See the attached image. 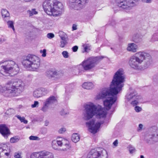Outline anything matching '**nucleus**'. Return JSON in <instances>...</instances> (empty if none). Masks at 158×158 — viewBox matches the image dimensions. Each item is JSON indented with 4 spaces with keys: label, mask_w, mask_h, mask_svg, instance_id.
<instances>
[{
    "label": "nucleus",
    "mask_w": 158,
    "mask_h": 158,
    "mask_svg": "<svg viewBox=\"0 0 158 158\" xmlns=\"http://www.w3.org/2000/svg\"><path fill=\"white\" fill-rule=\"evenodd\" d=\"M125 80H112L110 88H104L97 96L98 99H106L104 101V104L106 109L108 110L112 105L116 102V96L121 90L123 86V83Z\"/></svg>",
    "instance_id": "1"
},
{
    "label": "nucleus",
    "mask_w": 158,
    "mask_h": 158,
    "mask_svg": "<svg viewBox=\"0 0 158 158\" xmlns=\"http://www.w3.org/2000/svg\"><path fill=\"white\" fill-rule=\"evenodd\" d=\"M152 61L149 54L142 51L136 52L130 57L129 60L130 66L134 69L140 70L147 68Z\"/></svg>",
    "instance_id": "2"
},
{
    "label": "nucleus",
    "mask_w": 158,
    "mask_h": 158,
    "mask_svg": "<svg viewBox=\"0 0 158 158\" xmlns=\"http://www.w3.org/2000/svg\"><path fill=\"white\" fill-rule=\"evenodd\" d=\"M26 85L25 81L22 80H11L5 86L0 85V92H5L6 97H13L19 96L24 90Z\"/></svg>",
    "instance_id": "3"
},
{
    "label": "nucleus",
    "mask_w": 158,
    "mask_h": 158,
    "mask_svg": "<svg viewBox=\"0 0 158 158\" xmlns=\"http://www.w3.org/2000/svg\"><path fill=\"white\" fill-rule=\"evenodd\" d=\"M83 114V118L85 120H88L96 115L98 118H105L106 115V112L101 107L97 106L93 103L86 105L84 107Z\"/></svg>",
    "instance_id": "4"
},
{
    "label": "nucleus",
    "mask_w": 158,
    "mask_h": 158,
    "mask_svg": "<svg viewBox=\"0 0 158 158\" xmlns=\"http://www.w3.org/2000/svg\"><path fill=\"white\" fill-rule=\"evenodd\" d=\"M40 60L37 56L29 54L24 56L22 64L24 67L30 70L35 71L40 65Z\"/></svg>",
    "instance_id": "5"
},
{
    "label": "nucleus",
    "mask_w": 158,
    "mask_h": 158,
    "mask_svg": "<svg viewBox=\"0 0 158 158\" xmlns=\"http://www.w3.org/2000/svg\"><path fill=\"white\" fill-rule=\"evenodd\" d=\"M0 64V69L5 73L8 74V76H12L17 74L19 71L18 64L11 60L2 61Z\"/></svg>",
    "instance_id": "6"
},
{
    "label": "nucleus",
    "mask_w": 158,
    "mask_h": 158,
    "mask_svg": "<svg viewBox=\"0 0 158 158\" xmlns=\"http://www.w3.org/2000/svg\"><path fill=\"white\" fill-rule=\"evenodd\" d=\"M104 58L103 56L90 57L84 60L83 64L85 71H88L94 68L97 64Z\"/></svg>",
    "instance_id": "7"
},
{
    "label": "nucleus",
    "mask_w": 158,
    "mask_h": 158,
    "mask_svg": "<svg viewBox=\"0 0 158 158\" xmlns=\"http://www.w3.org/2000/svg\"><path fill=\"white\" fill-rule=\"evenodd\" d=\"M62 3L57 0H50V12L51 15L56 17L60 15L63 8Z\"/></svg>",
    "instance_id": "8"
},
{
    "label": "nucleus",
    "mask_w": 158,
    "mask_h": 158,
    "mask_svg": "<svg viewBox=\"0 0 158 158\" xmlns=\"http://www.w3.org/2000/svg\"><path fill=\"white\" fill-rule=\"evenodd\" d=\"M106 151L102 148H97L91 150L87 158H107Z\"/></svg>",
    "instance_id": "9"
},
{
    "label": "nucleus",
    "mask_w": 158,
    "mask_h": 158,
    "mask_svg": "<svg viewBox=\"0 0 158 158\" xmlns=\"http://www.w3.org/2000/svg\"><path fill=\"white\" fill-rule=\"evenodd\" d=\"M156 127L151 128L149 131L145 135L144 140L147 144H151L158 140V134H156Z\"/></svg>",
    "instance_id": "10"
},
{
    "label": "nucleus",
    "mask_w": 158,
    "mask_h": 158,
    "mask_svg": "<svg viewBox=\"0 0 158 158\" xmlns=\"http://www.w3.org/2000/svg\"><path fill=\"white\" fill-rule=\"evenodd\" d=\"M139 0H116L117 5L126 10H131L136 5V2Z\"/></svg>",
    "instance_id": "11"
},
{
    "label": "nucleus",
    "mask_w": 158,
    "mask_h": 158,
    "mask_svg": "<svg viewBox=\"0 0 158 158\" xmlns=\"http://www.w3.org/2000/svg\"><path fill=\"white\" fill-rule=\"evenodd\" d=\"M126 98L128 101H131V104L134 106L138 104L139 101L141 98V97L138 95L137 92L134 91L127 95Z\"/></svg>",
    "instance_id": "12"
},
{
    "label": "nucleus",
    "mask_w": 158,
    "mask_h": 158,
    "mask_svg": "<svg viewBox=\"0 0 158 158\" xmlns=\"http://www.w3.org/2000/svg\"><path fill=\"white\" fill-rule=\"evenodd\" d=\"M104 123V121H102L101 123L98 122L95 124V120L92 119L91 120L86 123V125L88 126L89 131L93 134L96 133L97 130L100 127L101 124Z\"/></svg>",
    "instance_id": "13"
},
{
    "label": "nucleus",
    "mask_w": 158,
    "mask_h": 158,
    "mask_svg": "<svg viewBox=\"0 0 158 158\" xmlns=\"http://www.w3.org/2000/svg\"><path fill=\"white\" fill-rule=\"evenodd\" d=\"M70 3H73L74 8L77 10L82 8L86 3V0H69Z\"/></svg>",
    "instance_id": "14"
},
{
    "label": "nucleus",
    "mask_w": 158,
    "mask_h": 158,
    "mask_svg": "<svg viewBox=\"0 0 158 158\" xmlns=\"http://www.w3.org/2000/svg\"><path fill=\"white\" fill-rule=\"evenodd\" d=\"M59 35L60 38V46L61 48H63L67 44L69 39L66 34L62 31L59 32Z\"/></svg>",
    "instance_id": "15"
},
{
    "label": "nucleus",
    "mask_w": 158,
    "mask_h": 158,
    "mask_svg": "<svg viewBox=\"0 0 158 158\" xmlns=\"http://www.w3.org/2000/svg\"><path fill=\"white\" fill-rule=\"evenodd\" d=\"M0 133L5 139L11 134L10 129L5 124L0 125Z\"/></svg>",
    "instance_id": "16"
},
{
    "label": "nucleus",
    "mask_w": 158,
    "mask_h": 158,
    "mask_svg": "<svg viewBox=\"0 0 158 158\" xmlns=\"http://www.w3.org/2000/svg\"><path fill=\"white\" fill-rule=\"evenodd\" d=\"M48 92V91L46 88H41L34 91L33 95L34 97L38 98L45 95Z\"/></svg>",
    "instance_id": "17"
},
{
    "label": "nucleus",
    "mask_w": 158,
    "mask_h": 158,
    "mask_svg": "<svg viewBox=\"0 0 158 158\" xmlns=\"http://www.w3.org/2000/svg\"><path fill=\"white\" fill-rule=\"evenodd\" d=\"M126 78L123 69H120L114 74L113 79H125Z\"/></svg>",
    "instance_id": "18"
},
{
    "label": "nucleus",
    "mask_w": 158,
    "mask_h": 158,
    "mask_svg": "<svg viewBox=\"0 0 158 158\" xmlns=\"http://www.w3.org/2000/svg\"><path fill=\"white\" fill-rule=\"evenodd\" d=\"M66 141V139H63L62 138H57L56 140H53L52 143V146L53 148L55 149H56V143L60 147L63 146L64 141Z\"/></svg>",
    "instance_id": "19"
},
{
    "label": "nucleus",
    "mask_w": 158,
    "mask_h": 158,
    "mask_svg": "<svg viewBox=\"0 0 158 158\" xmlns=\"http://www.w3.org/2000/svg\"><path fill=\"white\" fill-rule=\"evenodd\" d=\"M138 49L137 45L134 43L128 44L127 48V50L129 51L132 52H135Z\"/></svg>",
    "instance_id": "20"
},
{
    "label": "nucleus",
    "mask_w": 158,
    "mask_h": 158,
    "mask_svg": "<svg viewBox=\"0 0 158 158\" xmlns=\"http://www.w3.org/2000/svg\"><path fill=\"white\" fill-rule=\"evenodd\" d=\"M1 14L4 20L7 21L10 19V14L9 12L5 9H2Z\"/></svg>",
    "instance_id": "21"
},
{
    "label": "nucleus",
    "mask_w": 158,
    "mask_h": 158,
    "mask_svg": "<svg viewBox=\"0 0 158 158\" xmlns=\"http://www.w3.org/2000/svg\"><path fill=\"white\" fill-rule=\"evenodd\" d=\"M49 105V97L48 98L46 101L43 103V106L41 109V110L44 112H46L48 110V106Z\"/></svg>",
    "instance_id": "22"
},
{
    "label": "nucleus",
    "mask_w": 158,
    "mask_h": 158,
    "mask_svg": "<svg viewBox=\"0 0 158 158\" xmlns=\"http://www.w3.org/2000/svg\"><path fill=\"white\" fill-rule=\"evenodd\" d=\"M43 6L45 12L49 15V0H46L43 3Z\"/></svg>",
    "instance_id": "23"
},
{
    "label": "nucleus",
    "mask_w": 158,
    "mask_h": 158,
    "mask_svg": "<svg viewBox=\"0 0 158 158\" xmlns=\"http://www.w3.org/2000/svg\"><path fill=\"white\" fill-rule=\"evenodd\" d=\"M133 40L136 43H140L142 41V36L139 34H135L133 37Z\"/></svg>",
    "instance_id": "24"
},
{
    "label": "nucleus",
    "mask_w": 158,
    "mask_h": 158,
    "mask_svg": "<svg viewBox=\"0 0 158 158\" xmlns=\"http://www.w3.org/2000/svg\"><path fill=\"white\" fill-rule=\"evenodd\" d=\"M82 86L83 88L84 89H89L94 87V85L91 82H85L82 84Z\"/></svg>",
    "instance_id": "25"
},
{
    "label": "nucleus",
    "mask_w": 158,
    "mask_h": 158,
    "mask_svg": "<svg viewBox=\"0 0 158 158\" xmlns=\"http://www.w3.org/2000/svg\"><path fill=\"white\" fill-rule=\"evenodd\" d=\"M63 147V148L61 150L64 151H67V149H69L71 148V145L67 140L66 139V141H64Z\"/></svg>",
    "instance_id": "26"
},
{
    "label": "nucleus",
    "mask_w": 158,
    "mask_h": 158,
    "mask_svg": "<svg viewBox=\"0 0 158 158\" xmlns=\"http://www.w3.org/2000/svg\"><path fill=\"white\" fill-rule=\"evenodd\" d=\"M80 139V137L77 134L73 133L72 135L71 140L73 142L76 143Z\"/></svg>",
    "instance_id": "27"
},
{
    "label": "nucleus",
    "mask_w": 158,
    "mask_h": 158,
    "mask_svg": "<svg viewBox=\"0 0 158 158\" xmlns=\"http://www.w3.org/2000/svg\"><path fill=\"white\" fill-rule=\"evenodd\" d=\"M57 103V97L52 96L50 97V105L53 104V106L56 105Z\"/></svg>",
    "instance_id": "28"
},
{
    "label": "nucleus",
    "mask_w": 158,
    "mask_h": 158,
    "mask_svg": "<svg viewBox=\"0 0 158 158\" xmlns=\"http://www.w3.org/2000/svg\"><path fill=\"white\" fill-rule=\"evenodd\" d=\"M38 152L40 156H42L44 157H46V156H48L49 154V152L45 150L39 152Z\"/></svg>",
    "instance_id": "29"
},
{
    "label": "nucleus",
    "mask_w": 158,
    "mask_h": 158,
    "mask_svg": "<svg viewBox=\"0 0 158 158\" xmlns=\"http://www.w3.org/2000/svg\"><path fill=\"white\" fill-rule=\"evenodd\" d=\"M130 154H132L136 151L135 148L132 145H129L127 147Z\"/></svg>",
    "instance_id": "30"
},
{
    "label": "nucleus",
    "mask_w": 158,
    "mask_h": 158,
    "mask_svg": "<svg viewBox=\"0 0 158 158\" xmlns=\"http://www.w3.org/2000/svg\"><path fill=\"white\" fill-rule=\"evenodd\" d=\"M7 24L9 27L11 28L14 31H15L14 26V23L12 21H8L7 22Z\"/></svg>",
    "instance_id": "31"
},
{
    "label": "nucleus",
    "mask_w": 158,
    "mask_h": 158,
    "mask_svg": "<svg viewBox=\"0 0 158 158\" xmlns=\"http://www.w3.org/2000/svg\"><path fill=\"white\" fill-rule=\"evenodd\" d=\"M19 140V139L18 136H14L11 138L10 140L11 143H14L17 142Z\"/></svg>",
    "instance_id": "32"
},
{
    "label": "nucleus",
    "mask_w": 158,
    "mask_h": 158,
    "mask_svg": "<svg viewBox=\"0 0 158 158\" xmlns=\"http://www.w3.org/2000/svg\"><path fill=\"white\" fill-rule=\"evenodd\" d=\"M50 74L51 77H53L57 75L58 73L55 70L52 69L51 70H50Z\"/></svg>",
    "instance_id": "33"
},
{
    "label": "nucleus",
    "mask_w": 158,
    "mask_h": 158,
    "mask_svg": "<svg viewBox=\"0 0 158 158\" xmlns=\"http://www.w3.org/2000/svg\"><path fill=\"white\" fill-rule=\"evenodd\" d=\"M15 113V110L12 108H10L6 112V113L8 115H11Z\"/></svg>",
    "instance_id": "34"
},
{
    "label": "nucleus",
    "mask_w": 158,
    "mask_h": 158,
    "mask_svg": "<svg viewBox=\"0 0 158 158\" xmlns=\"http://www.w3.org/2000/svg\"><path fill=\"white\" fill-rule=\"evenodd\" d=\"M77 68L79 72H81L82 71L84 72V71H85L83 64V62H82L81 64L77 66Z\"/></svg>",
    "instance_id": "35"
},
{
    "label": "nucleus",
    "mask_w": 158,
    "mask_h": 158,
    "mask_svg": "<svg viewBox=\"0 0 158 158\" xmlns=\"http://www.w3.org/2000/svg\"><path fill=\"white\" fill-rule=\"evenodd\" d=\"M40 156L38 152H34L31 154L30 158H39Z\"/></svg>",
    "instance_id": "36"
},
{
    "label": "nucleus",
    "mask_w": 158,
    "mask_h": 158,
    "mask_svg": "<svg viewBox=\"0 0 158 158\" xmlns=\"http://www.w3.org/2000/svg\"><path fill=\"white\" fill-rule=\"evenodd\" d=\"M60 114L62 116H64L65 115L69 114L68 111L65 110L64 109H62L60 112Z\"/></svg>",
    "instance_id": "37"
},
{
    "label": "nucleus",
    "mask_w": 158,
    "mask_h": 158,
    "mask_svg": "<svg viewBox=\"0 0 158 158\" xmlns=\"http://www.w3.org/2000/svg\"><path fill=\"white\" fill-rule=\"evenodd\" d=\"M29 139L30 140H39L40 138L37 136L31 135L29 137Z\"/></svg>",
    "instance_id": "38"
},
{
    "label": "nucleus",
    "mask_w": 158,
    "mask_h": 158,
    "mask_svg": "<svg viewBox=\"0 0 158 158\" xmlns=\"http://www.w3.org/2000/svg\"><path fill=\"white\" fill-rule=\"evenodd\" d=\"M39 103L38 101H35L34 104L31 105V107L33 108L38 107L39 106Z\"/></svg>",
    "instance_id": "39"
},
{
    "label": "nucleus",
    "mask_w": 158,
    "mask_h": 158,
    "mask_svg": "<svg viewBox=\"0 0 158 158\" xmlns=\"http://www.w3.org/2000/svg\"><path fill=\"white\" fill-rule=\"evenodd\" d=\"M63 57L65 58H68L69 56V53L66 51H64L62 53Z\"/></svg>",
    "instance_id": "40"
},
{
    "label": "nucleus",
    "mask_w": 158,
    "mask_h": 158,
    "mask_svg": "<svg viewBox=\"0 0 158 158\" xmlns=\"http://www.w3.org/2000/svg\"><path fill=\"white\" fill-rule=\"evenodd\" d=\"M40 53L42 54V56L44 57L46 56V50L45 49H44L43 50H40Z\"/></svg>",
    "instance_id": "41"
},
{
    "label": "nucleus",
    "mask_w": 158,
    "mask_h": 158,
    "mask_svg": "<svg viewBox=\"0 0 158 158\" xmlns=\"http://www.w3.org/2000/svg\"><path fill=\"white\" fill-rule=\"evenodd\" d=\"M135 110L137 112H139L142 110V108L139 106H136L135 107Z\"/></svg>",
    "instance_id": "42"
},
{
    "label": "nucleus",
    "mask_w": 158,
    "mask_h": 158,
    "mask_svg": "<svg viewBox=\"0 0 158 158\" xmlns=\"http://www.w3.org/2000/svg\"><path fill=\"white\" fill-rule=\"evenodd\" d=\"M37 14V12L35 11V9H33L31 11H30V15L31 16L33 15H36Z\"/></svg>",
    "instance_id": "43"
},
{
    "label": "nucleus",
    "mask_w": 158,
    "mask_h": 158,
    "mask_svg": "<svg viewBox=\"0 0 158 158\" xmlns=\"http://www.w3.org/2000/svg\"><path fill=\"white\" fill-rule=\"evenodd\" d=\"M83 46L84 47V51L83 52H87V50L89 49V44H85L83 45Z\"/></svg>",
    "instance_id": "44"
},
{
    "label": "nucleus",
    "mask_w": 158,
    "mask_h": 158,
    "mask_svg": "<svg viewBox=\"0 0 158 158\" xmlns=\"http://www.w3.org/2000/svg\"><path fill=\"white\" fill-rule=\"evenodd\" d=\"M2 150H1V152H3V155H5L6 156V157H8V156L10 155V153L9 152H5V151H6V150H4L3 149H2Z\"/></svg>",
    "instance_id": "45"
},
{
    "label": "nucleus",
    "mask_w": 158,
    "mask_h": 158,
    "mask_svg": "<svg viewBox=\"0 0 158 158\" xmlns=\"http://www.w3.org/2000/svg\"><path fill=\"white\" fill-rule=\"evenodd\" d=\"M66 131V129L62 127L58 131V132L60 134H63Z\"/></svg>",
    "instance_id": "46"
},
{
    "label": "nucleus",
    "mask_w": 158,
    "mask_h": 158,
    "mask_svg": "<svg viewBox=\"0 0 158 158\" xmlns=\"http://www.w3.org/2000/svg\"><path fill=\"white\" fill-rule=\"evenodd\" d=\"M20 121L21 122H23L25 124H27L28 122V121L26 120L25 118L23 117H22Z\"/></svg>",
    "instance_id": "47"
},
{
    "label": "nucleus",
    "mask_w": 158,
    "mask_h": 158,
    "mask_svg": "<svg viewBox=\"0 0 158 158\" xmlns=\"http://www.w3.org/2000/svg\"><path fill=\"white\" fill-rule=\"evenodd\" d=\"M14 157L15 158H21L20 154L16 152L15 153Z\"/></svg>",
    "instance_id": "48"
},
{
    "label": "nucleus",
    "mask_w": 158,
    "mask_h": 158,
    "mask_svg": "<svg viewBox=\"0 0 158 158\" xmlns=\"http://www.w3.org/2000/svg\"><path fill=\"white\" fill-rule=\"evenodd\" d=\"M1 150H2V148H0V158H9V157H4L3 156V153L1 152Z\"/></svg>",
    "instance_id": "49"
},
{
    "label": "nucleus",
    "mask_w": 158,
    "mask_h": 158,
    "mask_svg": "<svg viewBox=\"0 0 158 158\" xmlns=\"http://www.w3.org/2000/svg\"><path fill=\"white\" fill-rule=\"evenodd\" d=\"M78 49V47L77 46H73L72 48L73 51V52H76V51H77Z\"/></svg>",
    "instance_id": "50"
},
{
    "label": "nucleus",
    "mask_w": 158,
    "mask_h": 158,
    "mask_svg": "<svg viewBox=\"0 0 158 158\" xmlns=\"http://www.w3.org/2000/svg\"><path fill=\"white\" fill-rule=\"evenodd\" d=\"M143 125L141 124H139V127L138 128V131H141L143 127Z\"/></svg>",
    "instance_id": "51"
},
{
    "label": "nucleus",
    "mask_w": 158,
    "mask_h": 158,
    "mask_svg": "<svg viewBox=\"0 0 158 158\" xmlns=\"http://www.w3.org/2000/svg\"><path fill=\"white\" fill-rule=\"evenodd\" d=\"M141 1L144 3H150L152 2V0H141Z\"/></svg>",
    "instance_id": "52"
},
{
    "label": "nucleus",
    "mask_w": 158,
    "mask_h": 158,
    "mask_svg": "<svg viewBox=\"0 0 158 158\" xmlns=\"http://www.w3.org/2000/svg\"><path fill=\"white\" fill-rule=\"evenodd\" d=\"M109 24L112 26H114L115 24V22L114 20H112L111 22H110Z\"/></svg>",
    "instance_id": "53"
},
{
    "label": "nucleus",
    "mask_w": 158,
    "mask_h": 158,
    "mask_svg": "<svg viewBox=\"0 0 158 158\" xmlns=\"http://www.w3.org/2000/svg\"><path fill=\"white\" fill-rule=\"evenodd\" d=\"M73 30H76L77 29V26L75 24H73L72 27Z\"/></svg>",
    "instance_id": "54"
},
{
    "label": "nucleus",
    "mask_w": 158,
    "mask_h": 158,
    "mask_svg": "<svg viewBox=\"0 0 158 158\" xmlns=\"http://www.w3.org/2000/svg\"><path fill=\"white\" fill-rule=\"evenodd\" d=\"M118 143V141L117 139L113 143V144L115 146H117Z\"/></svg>",
    "instance_id": "55"
},
{
    "label": "nucleus",
    "mask_w": 158,
    "mask_h": 158,
    "mask_svg": "<svg viewBox=\"0 0 158 158\" xmlns=\"http://www.w3.org/2000/svg\"><path fill=\"white\" fill-rule=\"evenodd\" d=\"M41 132L43 134H46L47 132L46 129L45 128L43 130H42Z\"/></svg>",
    "instance_id": "56"
},
{
    "label": "nucleus",
    "mask_w": 158,
    "mask_h": 158,
    "mask_svg": "<svg viewBox=\"0 0 158 158\" xmlns=\"http://www.w3.org/2000/svg\"><path fill=\"white\" fill-rule=\"evenodd\" d=\"M54 37V35L52 33H50V39Z\"/></svg>",
    "instance_id": "57"
},
{
    "label": "nucleus",
    "mask_w": 158,
    "mask_h": 158,
    "mask_svg": "<svg viewBox=\"0 0 158 158\" xmlns=\"http://www.w3.org/2000/svg\"><path fill=\"white\" fill-rule=\"evenodd\" d=\"M27 78H33V76L31 74L28 75L27 76Z\"/></svg>",
    "instance_id": "58"
},
{
    "label": "nucleus",
    "mask_w": 158,
    "mask_h": 158,
    "mask_svg": "<svg viewBox=\"0 0 158 158\" xmlns=\"http://www.w3.org/2000/svg\"><path fill=\"white\" fill-rule=\"evenodd\" d=\"M153 78L154 79L158 78V74L154 75L153 76Z\"/></svg>",
    "instance_id": "59"
},
{
    "label": "nucleus",
    "mask_w": 158,
    "mask_h": 158,
    "mask_svg": "<svg viewBox=\"0 0 158 158\" xmlns=\"http://www.w3.org/2000/svg\"><path fill=\"white\" fill-rule=\"evenodd\" d=\"M49 121H48L46 120L45 121V126H47L49 124Z\"/></svg>",
    "instance_id": "60"
},
{
    "label": "nucleus",
    "mask_w": 158,
    "mask_h": 158,
    "mask_svg": "<svg viewBox=\"0 0 158 158\" xmlns=\"http://www.w3.org/2000/svg\"><path fill=\"white\" fill-rule=\"evenodd\" d=\"M15 117H16L20 120L22 118V117H21L20 115H16Z\"/></svg>",
    "instance_id": "61"
},
{
    "label": "nucleus",
    "mask_w": 158,
    "mask_h": 158,
    "mask_svg": "<svg viewBox=\"0 0 158 158\" xmlns=\"http://www.w3.org/2000/svg\"><path fill=\"white\" fill-rule=\"evenodd\" d=\"M72 91H73V90L72 89H71V90H69V91H68V89H67L66 90V93H70V92H72Z\"/></svg>",
    "instance_id": "62"
},
{
    "label": "nucleus",
    "mask_w": 158,
    "mask_h": 158,
    "mask_svg": "<svg viewBox=\"0 0 158 158\" xmlns=\"http://www.w3.org/2000/svg\"><path fill=\"white\" fill-rule=\"evenodd\" d=\"M50 158H54L52 154L50 153Z\"/></svg>",
    "instance_id": "63"
},
{
    "label": "nucleus",
    "mask_w": 158,
    "mask_h": 158,
    "mask_svg": "<svg viewBox=\"0 0 158 158\" xmlns=\"http://www.w3.org/2000/svg\"><path fill=\"white\" fill-rule=\"evenodd\" d=\"M5 40L4 39H3V40H2V39H1V40H0V41L1 42V43H2L3 42H4V41H5Z\"/></svg>",
    "instance_id": "64"
}]
</instances>
